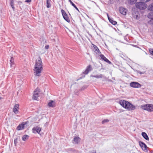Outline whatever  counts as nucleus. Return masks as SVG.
I'll return each mask as SVG.
<instances>
[{
  "label": "nucleus",
  "mask_w": 153,
  "mask_h": 153,
  "mask_svg": "<svg viewBox=\"0 0 153 153\" xmlns=\"http://www.w3.org/2000/svg\"><path fill=\"white\" fill-rule=\"evenodd\" d=\"M138 73L141 74H144V72H142L140 71H137Z\"/></svg>",
  "instance_id": "36"
},
{
  "label": "nucleus",
  "mask_w": 153,
  "mask_h": 153,
  "mask_svg": "<svg viewBox=\"0 0 153 153\" xmlns=\"http://www.w3.org/2000/svg\"><path fill=\"white\" fill-rule=\"evenodd\" d=\"M17 141V139H15L14 140V143L15 144H16V141Z\"/></svg>",
  "instance_id": "39"
},
{
  "label": "nucleus",
  "mask_w": 153,
  "mask_h": 153,
  "mask_svg": "<svg viewBox=\"0 0 153 153\" xmlns=\"http://www.w3.org/2000/svg\"><path fill=\"white\" fill-rule=\"evenodd\" d=\"M71 5L76 9L79 12V10L76 5L71 1V0H68Z\"/></svg>",
  "instance_id": "23"
},
{
  "label": "nucleus",
  "mask_w": 153,
  "mask_h": 153,
  "mask_svg": "<svg viewBox=\"0 0 153 153\" xmlns=\"http://www.w3.org/2000/svg\"><path fill=\"white\" fill-rule=\"evenodd\" d=\"M43 69V67L42 59L40 57H39L38 60L36 61L34 69H33L34 73H36L35 75L36 76H40V75L39 74L41 72Z\"/></svg>",
  "instance_id": "1"
},
{
  "label": "nucleus",
  "mask_w": 153,
  "mask_h": 153,
  "mask_svg": "<svg viewBox=\"0 0 153 153\" xmlns=\"http://www.w3.org/2000/svg\"><path fill=\"white\" fill-rule=\"evenodd\" d=\"M27 122H23L22 124L19 125L16 128V129L17 130H22L24 128V127L25 125H26L27 123Z\"/></svg>",
  "instance_id": "8"
},
{
  "label": "nucleus",
  "mask_w": 153,
  "mask_h": 153,
  "mask_svg": "<svg viewBox=\"0 0 153 153\" xmlns=\"http://www.w3.org/2000/svg\"><path fill=\"white\" fill-rule=\"evenodd\" d=\"M141 108L143 109L147 110L149 111H153V105L152 104L143 105L141 106Z\"/></svg>",
  "instance_id": "3"
},
{
  "label": "nucleus",
  "mask_w": 153,
  "mask_h": 153,
  "mask_svg": "<svg viewBox=\"0 0 153 153\" xmlns=\"http://www.w3.org/2000/svg\"><path fill=\"white\" fill-rule=\"evenodd\" d=\"M32 130L33 132L34 133L36 134L37 133L39 134L41 130V128L39 127H34L32 128Z\"/></svg>",
  "instance_id": "10"
},
{
  "label": "nucleus",
  "mask_w": 153,
  "mask_h": 153,
  "mask_svg": "<svg viewBox=\"0 0 153 153\" xmlns=\"http://www.w3.org/2000/svg\"><path fill=\"white\" fill-rule=\"evenodd\" d=\"M148 9L149 10L153 11V3L149 6Z\"/></svg>",
  "instance_id": "25"
},
{
  "label": "nucleus",
  "mask_w": 153,
  "mask_h": 153,
  "mask_svg": "<svg viewBox=\"0 0 153 153\" xmlns=\"http://www.w3.org/2000/svg\"><path fill=\"white\" fill-rule=\"evenodd\" d=\"M84 77H85V76H82L80 77L78 79H76V80L77 81H78L79 80L81 79H82V78H83Z\"/></svg>",
  "instance_id": "34"
},
{
  "label": "nucleus",
  "mask_w": 153,
  "mask_h": 153,
  "mask_svg": "<svg viewBox=\"0 0 153 153\" xmlns=\"http://www.w3.org/2000/svg\"><path fill=\"white\" fill-rule=\"evenodd\" d=\"M66 152L69 153H76L77 151L74 149L69 148L66 150Z\"/></svg>",
  "instance_id": "16"
},
{
  "label": "nucleus",
  "mask_w": 153,
  "mask_h": 153,
  "mask_svg": "<svg viewBox=\"0 0 153 153\" xmlns=\"http://www.w3.org/2000/svg\"><path fill=\"white\" fill-rule=\"evenodd\" d=\"M29 137V136L27 135H24L22 136V140L24 141H26L28 139Z\"/></svg>",
  "instance_id": "24"
},
{
  "label": "nucleus",
  "mask_w": 153,
  "mask_h": 153,
  "mask_svg": "<svg viewBox=\"0 0 153 153\" xmlns=\"http://www.w3.org/2000/svg\"><path fill=\"white\" fill-rule=\"evenodd\" d=\"M19 105L18 104H16L13 108V111L16 114L18 113L17 111L18 109H19Z\"/></svg>",
  "instance_id": "14"
},
{
  "label": "nucleus",
  "mask_w": 153,
  "mask_h": 153,
  "mask_svg": "<svg viewBox=\"0 0 153 153\" xmlns=\"http://www.w3.org/2000/svg\"><path fill=\"white\" fill-rule=\"evenodd\" d=\"M91 153H96V151L95 150H93L91 152Z\"/></svg>",
  "instance_id": "38"
},
{
  "label": "nucleus",
  "mask_w": 153,
  "mask_h": 153,
  "mask_svg": "<svg viewBox=\"0 0 153 153\" xmlns=\"http://www.w3.org/2000/svg\"><path fill=\"white\" fill-rule=\"evenodd\" d=\"M119 10L120 13L121 14L123 15H126V14L127 11V10L126 9L121 7L119 8Z\"/></svg>",
  "instance_id": "12"
},
{
  "label": "nucleus",
  "mask_w": 153,
  "mask_h": 153,
  "mask_svg": "<svg viewBox=\"0 0 153 153\" xmlns=\"http://www.w3.org/2000/svg\"><path fill=\"white\" fill-rule=\"evenodd\" d=\"M49 48V45H46L45 47V48L46 49H48Z\"/></svg>",
  "instance_id": "35"
},
{
  "label": "nucleus",
  "mask_w": 153,
  "mask_h": 153,
  "mask_svg": "<svg viewBox=\"0 0 153 153\" xmlns=\"http://www.w3.org/2000/svg\"><path fill=\"white\" fill-rule=\"evenodd\" d=\"M139 143L143 150L144 151L147 150V146L144 143L141 141H139Z\"/></svg>",
  "instance_id": "11"
},
{
  "label": "nucleus",
  "mask_w": 153,
  "mask_h": 153,
  "mask_svg": "<svg viewBox=\"0 0 153 153\" xmlns=\"http://www.w3.org/2000/svg\"><path fill=\"white\" fill-rule=\"evenodd\" d=\"M51 0H47L46 1V7L47 8H49L51 7Z\"/></svg>",
  "instance_id": "22"
},
{
  "label": "nucleus",
  "mask_w": 153,
  "mask_h": 153,
  "mask_svg": "<svg viewBox=\"0 0 153 153\" xmlns=\"http://www.w3.org/2000/svg\"><path fill=\"white\" fill-rule=\"evenodd\" d=\"M106 62L108 63V64H110L112 66H113V65L112 63L106 58Z\"/></svg>",
  "instance_id": "28"
},
{
  "label": "nucleus",
  "mask_w": 153,
  "mask_h": 153,
  "mask_svg": "<svg viewBox=\"0 0 153 153\" xmlns=\"http://www.w3.org/2000/svg\"><path fill=\"white\" fill-rule=\"evenodd\" d=\"M92 70L91 65H89L86 68L85 71L83 72V74H87L88 73Z\"/></svg>",
  "instance_id": "13"
},
{
  "label": "nucleus",
  "mask_w": 153,
  "mask_h": 153,
  "mask_svg": "<svg viewBox=\"0 0 153 153\" xmlns=\"http://www.w3.org/2000/svg\"><path fill=\"white\" fill-rule=\"evenodd\" d=\"M107 15L109 22L112 24L114 25H116L117 24V22L113 20L112 18H111L109 16L108 14L107 13Z\"/></svg>",
  "instance_id": "15"
},
{
  "label": "nucleus",
  "mask_w": 153,
  "mask_h": 153,
  "mask_svg": "<svg viewBox=\"0 0 153 153\" xmlns=\"http://www.w3.org/2000/svg\"><path fill=\"white\" fill-rule=\"evenodd\" d=\"M10 5L12 7L13 10H14L15 9L14 6V0H10Z\"/></svg>",
  "instance_id": "21"
},
{
  "label": "nucleus",
  "mask_w": 153,
  "mask_h": 153,
  "mask_svg": "<svg viewBox=\"0 0 153 153\" xmlns=\"http://www.w3.org/2000/svg\"><path fill=\"white\" fill-rule=\"evenodd\" d=\"M147 5L143 2H139L136 3V7L140 10H144L147 7Z\"/></svg>",
  "instance_id": "4"
},
{
  "label": "nucleus",
  "mask_w": 153,
  "mask_h": 153,
  "mask_svg": "<svg viewBox=\"0 0 153 153\" xmlns=\"http://www.w3.org/2000/svg\"><path fill=\"white\" fill-rule=\"evenodd\" d=\"M10 66L11 67H14L15 65L14 59L13 57H11L10 60Z\"/></svg>",
  "instance_id": "20"
},
{
  "label": "nucleus",
  "mask_w": 153,
  "mask_h": 153,
  "mask_svg": "<svg viewBox=\"0 0 153 153\" xmlns=\"http://www.w3.org/2000/svg\"><path fill=\"white\" fill-rule=\"evenodd\" d=\"M31 1V0H26L25 2L27 3L30 2Z\"/></svg>",
  "instance_id": "37"
},
{
  "label": "nucleus",
  "mask_w": 153,
  "mask_h": 153,
  "mask_svg": "<svg viewBox=\"0 0 153 153\" xmlns=\"http://www.w3.org/2000/svg\"><path fill=\"white\" fill-rule=\"evenodd\" d=\"M109 121V120L108 119H106V122H107Z\"/></svg>",
  "instance_id": "41"
},
{
  "label": "nucleus",
  "mask_w": 153,
  "mask_h": 153,
  "mask_svg": "<svg viewBox=\"0 0 153 153\" xmlns=\"http://www.w3.org/2000/svg\"><path fill=\"white\" fill-rule=\"evenodd\" d=\"M137 0H129L130 3L131 4H133L135 3Z\"/></svg>",
  "instance_id": "30"
},
{
  "label": "nucleus",
  "mask_w": 153,
  "mask_h": 153,
  "mask_svg": "<svg viewBox=\"0 0 153 153\" xmlns=\"http://www.w3.org/2000/svg\"><path fill=\"white\" fill-rule=\"evenodd\" d=\"M37 89H35L33 93V95L32 98L34 100H38V97L39 96V91H38Z\"/></svg>",
  "instance_id": "6"
},
{
  "label": "nucleus",
  "mask_w": 153,
  "mask_h": 153,
  "mask_svg": "<svg viewBox=\"0 0 153 153\" xmlns=\"http://www.w3.org/2000/svg\"><path fill=\"white\" fill-rule=\"evenodd\" d=\"M48 106L49 107H54L55 106V102L53 100H51L50 102L48 103Z\"/></svg>",
  "instance_id": "19"
},
{
  "label": "nucleus",
  "mask_w": 153,
  "mask_h": 153,
  "mask_svg": "<svg viewBox=\"0 0 153 153\" xmlns=\"http://www.w3.org/2000/svg\"><path fill=\"white\" fill-rule=\"evenodd\" d=\"M141 135L146 140L148 141L149 140V137L146 133L145 132H142L141 133Z\"/></svg>",
  "instance_id": "18"
},
{
  "label": "nucleus",
  "mask_w": 153,
  "mask_h": 153,
  "mask_svg": "<svg viewBox=\"0 0 153 153\" xmlns=\"http://www.w3.org/2000/svg\"><path fill=\"white\" fill-rule=\"evenodd\" d=\"M150 153H153V151L151 152Z\"/></svg>",
  "instance_id": "43"
},
{
  "label": "nucleus",
  "mask_w": 153,
  "mask_h": 153,
  "mask_svg": "<svg viewBox=\"0 0 153 153\" xmlns=\"http://www.w3.org/2000/svg\"><path fill=\"white\" fill-rule=\"evenodd\" d=\"M100 56L101 59L104 60V61H105V57L104 55L101 54L100 55Z\"/></svg>",
  "instance_id": "31"
},
{
  "label": "nucleus",
  "mask_w": 153,
  "mask_h": 153,
  "mask_svg": "<svg viewBox=\"0 0 153 153\" xmlns=\"http://www.w3.org/2000/svg\"><path fill=\"white\" fill-rule=\"evenodd\" d=\"M80 140L81 139L79 137H76L74 138L73 141L75 144H77L80 142Z\"/></svg>",
  "instance_id": "17"
},
{
  "label": "nucleus",
  "mask_w": 153,
  "mask_h": 153,
  "mask_svg": "<svg viewBox=\"0 0 153 153\" xmlns=\"http://www.w3.org/2000/svg\"><path fill=\"white\" fill-rule=\"evenodd\" d=\"M87 88V86H86V85H84L82 87V88L80 89L79 90L80 91H82L83 90H84V89H85Z\"/></svg>",
  "instance_id": "29"
},
{
  "label": "nucleus",
  "mask_w": 153,
  "mask_h": 153,
  "mask_svg": "<svg viewBox=\"0 0 153 153\" xmlns=\"http://www.w3.org/2000/svg\"><path fill=\"white\" fill-rule=\"evenodd\" d=\"M3 99V98L2 97H0V100H1V99Z\"/></svg>",
  "instance_id": "42"
},
{
  "label": "nucleus",
  "mask_w": 153,
  "mask_h": 153,
  "mask_svg": "<svg viewBox=\"0 0 153 153\" xmlns=\"http://www.w3.org/2000/svg\"><path fill=\"white\" fill-rule=\"evenodd\" d=\"M91 77H94L97 79H99L100 78H102V74H100V75H91Z\"/></svg>",
  "instance_id": "27"
},
{
  "label": "nucleus",
  "mask_w": 153,
  "mask_h": 153,
  "mask_svg": "<svg viewBox=\"0 0 153 153\" xmlns=\"http://www.w3.org/2000/svg\"><path fill=\"white\" fill-rule=\"evenodd\" d=\"M61 11L62 14L64 19L68 22L69 23L70 22V19L65 11L63 9H62Z\"/></svg>",
  "instance_id": "5"
},
{
  "label": "nucleus",
  "mask_w": 153,
  "mask_h": 153,
  "mask_svg": "<svg viewBox=\"0 0 153 153\" xmlns=\"http://www.w3.org/2000/svg\"><path fill=\"white\" fill-rule=\"evenodd\" d=\"M148 18L151 19L153 18V12H150L149 13L147 16Z\"/></svg>",
  "instance_id": "26"
},
{
  "label": "nucleus",
  "mask_w": 153,
  "mask_h": 153,
  "mask_svg": "<svg viewBox=\"0 0 153 153\" xmlns=\"http://www.w3.org/2000/svg\"><path fill=\"white\" fill-rule=\"evenodd\" d=\"M149 52L151 54L153 55V49H150Z\"/></svg>",
  "instance_id": "33"
},
{
  "label": "nucleus",
  "mask_w": 153,
  "mask_h": 153,
  "mask_svg": "<svg viewBox=\"0 0 153 153\" xmlns=\"http://www.w3.org/2000/svg\"><path fill=\"white\" fill-rule=\"evenodd\" d=\"M130 86L134 88H140L141 85L137 82H133L130 83Z\"/></svg>",
  "instance_id": "7"
},
{
  "label": "nucleus",
  "mask_w": 153,
  "mask_h": 153,
  "mask_svg": "<svg viewBox=\"0 0 153 153\" xmlns=\"http://www.w3.org/2000/svg\"><path fill=\"white\" fill-rule=\"evenodd\" d=\"M119 103L128 111L134 110L136 108V107L134 105L127 101L120 100L119 102Z\"/></svg>",
  "instance_id": "2"
},
{
  "label": "nucleus",
  "mask_w": 153,
  "mask_h": 153,
  "mask_svg": "<svg viewBox=\"0 0 153 153\" xmlns=\"http://www.w3.org/2000/svg\"><path fill=\"white\" fill-rule=\"evenodd\" d=\"M105 46H106V47H107V46L106 45H105Z\"/></svg>",
  "instance_id": "44"
},
{
  "label": "nucleus",
  "mask_w": 153,
  "mask_h": 153,
  "mask_svg": "<svg viewBox=\"0 0 153 153\" xmlns=\"http://www.w3.org/2000/svg\"><path fill=\"white\" fill-rule=\"evenodd\" d=\"M93 45V50L94 51L95 53L99 55L101 53V52L99 50L97 47L94 44H92Z\"/></svg>",
  "instance_id": "9"
},
{
  "label": "nucleus",
  "mask_w": 153,
  "mask_h": 153,
  "mask_svg": "<svg viewBox=\"0 0 153 153\" xmlns=\"http://www.w3.org/2000/svg\"><path fill=\"white\" fill-rule=\"evenodd\" d=\"M105 123V119L103 120L102 122V124L104 123Z\"/></svg>",
  "instance_id": "40"
},
{
  "label": "nucleus",
  "mask_w": 153,
  "mask_h": 153,
  "mask_svg": "<svg viewBox=\"0 0 153 153\" xmlns=\"http://www.w3.org/2000/svg\"><path fill=\"white\" fill-rule=\"evenodd\" d=\"M148 23L151 25H153V18L151 19L150 21L148 22Z\"/></svg>",
  "instance_id": "32"
}]
</instances>
